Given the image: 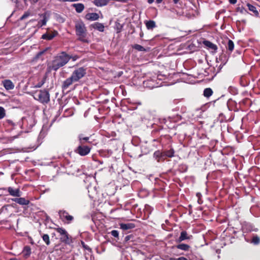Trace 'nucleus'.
<instances>
[{
  "label": "nucleus",
  "instance_id": "obj_1",
  "mask_svg": "<svg viewBox=\"0 0 260 260\" xmlns=\"http://www.w3.org/2000/svg\"><path fill=\"white\" fill-rule=\"evenodd\" d=\"M64 65H65V52L62 51L54 57L51 64H48L47 73L51 72L52 70L57 71Z\"/></svg>",
  "mask_w": 260,
  "mask_h": 260
},
{
  "label": "nucleus",
  "instance_id": "obj_2",
  "mask_svg": "<svg viewBox=\"0 0 260 260\" xmlns=\"http://www.w3.org/2000/svg\"><path fill=\"white\" fill-rule=\"evenodd\" d=\"M86 74L85 70L83 68H79L75 70L71 77L66 80V87L71 85L74 82H77Z\"/></svg>",
  "mask_w": 260,
  "mask_h": 260
},
{
  "label": "nucleus",
  "instance_id": "obj_3",
  "mask_svg": "<svg viewBox=\"0 0 260 260\" xmlns=\"http://www.w3.org/2000/svg\"><path fill=\"white\" fill-rule=\"evenodd\" d=\"M35 99L43 104H47L50 102V94L47 90H39L35 93Z\"/></svg>",
  "mask_w": 260,
  "mask_h": 260
},
{
  "label": "nucleus",
  "instance_id": "obj_4",
  "mask_svg": "<svg viewBox=\"0 0 260 260\" xmlns=\"http://www.w3.org/2000/svg\"><path fill=\"white\" fill-rule=\"evenodd\" d=\"M91 148V146L85 145L84 144H79L75 150V152L81 156H84L90 153Z\"/></svg>",
  "mask_w": 260,
  "mask_h": 260
},
{
  "label": "nucleus",
  "instance_id": "obj_5",
  "mask_svg": "<svg viewBox=\"0 0 260 260\" xmlns=\"http://www.w3.org/2000/svg\"><path fill=\"white\" fill-rule=\"evenodd\" d=\"M75 27L76 34L78 36H82V37L86 36V28L83 22H77L76 23Z\"/></svg>",
  "mask_w": 260,
  "mask_h": 260
},
{
  "label": "nucleus",
  "instance_id": "obj_6",
  "mask_svg": "<svg viewBox=\"0 0 260 260\" xmlns=\"http://www.w3.org/2000/svg\"><path fill=\"white\" fill-rule=\"evenodd\" d=\"M79 171V169L75 165H71V166L66 167V173L68 175H73V176H77V173Z\"/></svg>",
  "mask_w": 260,
  "mask_h": 260
},
{
  "label": "nucleus",
  "instance_id": "obj_7",
  "mask_svg": "<svg viewBox=\"0 0 260 260\" xmlns=\"http://www.w3.org/2000/svg\"><path fill=\"white\" fill-rule=\"evenodd\" d=\"M192 238V236L188 235L185 231H182L180 233V237L177 239L178 242H181L185 240H190Z\"/></svg>",
  "mask_w": 260,
  "mask_h": 260
},
{
  "label": "nucleus",
  "instance_id": "obj_8",
  "mask_svg": "<svg viewBox=\"0 0 260 260\" xmlns=\"http://www.w3.org/2000/svg\"><path fill=\"white\" fill-rule=\"evenodd\" d=\"M2 84L7 90H12L14 88V84L9 79L2 81Z\"/></svg>",
  "mask_w": 260,
  "mask_h": 260
},
{
  "label": "nucleus",
  "instance_id": "obj_9",
  "mask_svg": "<svg viewBox=\"0 0 260 260\" xmlns=\"http://www.w3.org/2000/svg\"><path fill=\"white\" fill-rule=\"evenodd\" d=\"M8 191L11 196L13 197H19L21 195V192L18 188L14 189L12 187H9Z\"/></svg>",
  "mask_w": 260,
  "mask_h": 260
},
{
  "label": "nucleus",
  "instance_id": "obj_10",
  "mask_svg": "<svg viewBox=\"0 0 260 260\" xmlns=\"http://www.w3.org/2000/svg\"><path fill=\"white\" fill-rule=\"evenodd\" d=\"M85 18L88 20L95 21L99 18V15L96 13H88L85 15Z\"/></svg>",
  "mask_w": 260,
  "mask_h": 260
},
{
  "label": "nucleus",
  "instance_id": "obj_11",
  "mask_svg": "<svg viewBox=\"0 0 260 260\" xmlns=\"http://www.w3.org/2000/svg\"><path fill=\"white\" fill-rule=\"evenodd\" d=\"M12 201L21 205H27L30 202L29 200H26L24 198H14L12 199Z\"/></svg>",
  "mask_w": 260,
  "mask_h": 260
},
{
  "label": "nucleus",
  "instance_id": "obj_12",
  "mask_svg": "<svg viewBox=\"0 0 260 260\" xmlns=\"http://www.w3.org/2000/svg\"><path fill=\"white\" fill-rule=\"evenodd\" d=\"M153 157L158 162L165 160V157H164V155H163V151L161 152L159 150L156 151L153 153Z\"/></svg>",
  "mask_w": 260,
  "mask_h": 260
},
{
  "label": "nucleus",
  "instance_id": "obj_13",
  "mask_svg": "<svg viewBox=\"0 0 260 260\" xmlns=\"http://www.w3.org/2000/svg\"><path fill=\"white\" fill-rule=\"evenodd\" d=\"M91 26L93 28L98 30L101 32H103L104 31L105 26L102 23L99 22H95L93 24H92Z\"/></svg>",
  "mask_w": 260,
  "mask_h": 260
},
{
  "label": "nucleus",
  "instance_id": "obj_14",
  "mask_svg": "<svg viewBox=\"0 0 260 260\" xmlns=\"http://www.w3.org/2000/svg\"><path fill=\"white\" fill-rule=\"evenodd\" d=\"M203 44L207 47H208L209 49H210L214 51H216V50L217 49V46L209 41H204Z\"/></svg>",
  "mask_w": 260,
  "mask_h": 260
},
{
  "label": "nucleus",
  "instance_id": "obj_15",
  "mask_svg": "<svg viewBox=\"0 0 260 260\" xmlns=\"http://www.w3.org/2000/svg\"><path fill=\"white\" fill-rule=\"evenodd\" d=\"M120 229L124 231H127L128 230L134 229L135 227V225L133 223H121L120 224Z\"/></svg>",
  "mask_w": 260,
  "mask_h": 260
},
{
  "label": "nucleus",
  "instance_id": "obj_16",
  "mask_svg": "<svg viewBox=\"0 0 260 260\" xmlns=\"http://www.w3.org/2000/svg\"><path fill=\"white\" fill-rule=\"evenodd\" d=\"M110 0H93V4L97 7H103L107 5Z\"/></svg>",
  "mask_w": 260,
  "mask_h": 260
},
{
  "label": "nucleus",
  "instance_id": "obj_17",
  "mask_svg": "<svg viewBox=\"0 0 260 260\" xmlns=\"http://www.w3.org/2000/svg\"><path fill=\"white\" fill-rule=\"evenodd\" d=\"M163 155L165 159L166 157H173L174 155V150L173 149H171L169 150H165L163 151Z\"/></svg>",
  "mask_w": 260,
  "mask_h": 260
},
{
  "label": "nucleus",
  "instance_id": "obj_18",
  "mask_svg": "<svg viewBox=\"0 0 260 260\" xmlns=\"http://www.w3.org/2000/svg\"><path fill=\"white\" fill-rule=\"evenodd\" d=\"M72 6L75 8L76 12L78 13L82 12L84 9V5L81 3L73 4Z\"/></svg>",
  "mask_w": 260,
  "mask_h": 260
},
{
  "label": "nucleus",
  "instance_id": "obj_19",
  "mask_svg": "<svg viewBox=\"0 0 260 260\" xmlns=\"http://www.w3.org/2000/svg\"><path fill=\"white\" fill-rule=\"evenodd\" d=\"M145 25L148 29H152L156 26L155 22L153 20H149L145 22Z\"/></svg>",
  "mask_w": 260,
  "mask_h": 260
},
{
  "label": "nucleus",
  "instance_id": "obj_20",
  "mask_svg": "<svg viewBox=\"0 0 260 260\" xmlns=\"http://www.w3.org/2000/svg\"><path fill=\"white\" fill-rule=\"evenodd\" d=\"M176 247L177 249L187 251L189 250L190 246L186 244H180L176 245Z\"/></svg>",
  "mask_w": 260,
  "mask_h": 260
},
{
  "label": "nucleus",
  "instance_id": "obj_21",
  "mask_svg": "<svg viewBox=\"0 0 260 260\" xmlns=\"http://www.w3.org/2000/svg\"><path fill=\"white\" fill-rule=\"evenodd\" d=\"M228 43L226 46V49L230 51V52H232L234 48V42L229 39L227 40Z\"/></svg>",
  "mask_w": 260,
  "mask_h": 260
},
{
  "label": "nucleus",
  "instance_id": "obj_22",
  "mask_svg": "<svg viewBox=\"0 0 260 260\" xmlns=\"http://www.w3.org/2000/svg\"><path fill=\"white\" fill-rule=\"evenodd\" d=\"M247 6L248 8V10L254 13V15L256 16H258V15H259V13L257 11L255 7H254V6L250 4H247Z\"/></svg>",
  "mask_w": 260,
  "mask_h": 260
},
{
  "label": "nucleus",
  "instance_id": "obj_23",
  "mask_svg": "<svg viewBox=\"0 0 260 260\" xmlns=\"http://www.w3.org/2000/svg\"><path fill=\"white\" fill-rule=\"evenodd\" d=\"M54 37H55L54 34L49 33V32H46L42 35V39H45V40H51Z\"/></svg>",
  "mask_w": 260,
  "mask_h": 260
},
{
  "label": "nucleus",
  "instance_id": "obj_24",
  "mask_svg": "<svg viewBox=\"0 0 260 260\" xmlns=\"http://www.w3.org/2000/svg\"><path fill=\"white\" fill-rule=\"evenodd\" d=\"M66 63H67L70 60L75 61L78 58L77 55H72L66 54Z\"/></svg>",
  "mask_w": 260,
  "mask_h": 260
},
{
  "label": "nucleus",
  "instance_id": "obj_25",
  "mask_svg": "<svg viewBox=\"0 0 260 260\" xmlns=\"http://www.w3.org/2000/svg\"><path fill=\"white\" fill-rule=\"evenodd\" d=\"M213 94V91L210 88H206L204 90L203 95L206 98H209Z\"/></svg>",
  "mask_w": 260,
  "mask_h": 260
},
{
  "label": "nucleus",
  "instance_id": "obj_26",
  "mask_svg": "<svg viewBox=\"0 0 260 260\" xmlns=\"http://www.w3.org/2000/svg\"><path fill=\"white\" fill-rule=\"evenodd\" d=\"M47 50V49L44 50H42L41 51H40L35 56V57L33 58L32 59V61H37L40 58V57L44 54V53L46 52V51Z\"/></svg>",
  "mask_w": 260,
  "mask_h": 260
},
{
  "label": "nucleus",
  "instance_id": "obj_27",
  "mask_svg": "<svg viewBox=\"0 0 260 260\" xmlns=\"http://www.w3.org/2000/svg\"><path fill=\"white\" fill-rule=\"evenodd\" d=\"M79 144H84V141L87 142L89 140V138L88 137H83L82 135H80L78 136Z\"/></svg>",
  "mask_w": 260,
  "mask_h": 260
},
{
  "label": "nucleus",
  "instance_id": "obj_28",
  "mask_svg": "<svg viewBox=\"0 0 260 260\" xmlns=\"http://www.w3.org/2000/svg\"><path fill=\"white\" fill-rule=\"evenodd\" d=\"M133 48L139 51H146V50L141 45L139 44H135L133 46Z\"/></svg>",
  "mask_w": 260,
  "mask_h": 260
},
{
  "label": "nucleus",
  "instance_id": "obj_29",
  "mask_svg": "<svg viewBox=\"0 0 260 260\" xmlns=\"http://www.w3.org/2000/svg\"><path fill=\"white\" fill-rule=\"evenodd\" d=\"M23 252H24V255L26 256H28L30 255L31 253V249L29 246H26L24 247Z\"/></svg>",
  "mask_w": 260,
  "mask_h": 260
},
{
  "label": "nucleus",
  "instance_id": "obj_30",
  "mask_svg": "<svg viewBox=\"0 0 260 260\" xmlns=\"http://www.w3.org/2000/svg\"><path fill=\"white\" fill-rule=\"evenodd\" d=\"M47 21V19L46 17V13H45L43 14V19L38 22V25H39L40 26L45 25L46 24Z\"/></svg>",
  "mask_w": 260,
  "mask_h": 260
},
{
  "label": "nucleus",
  "instance_id": "obj_31",
  "mask_svg": "<svg viewBox=\"0 0 260 260\" xmlns=\"http://www.w3.org/2000/svg\"><path fill=\"white\" fill-rule=\"evenodd\" d=\"M42 237L45 243L49 245L50 243L49 236L47 234H44Z\"/></svg>",
  "mask_w": 260,
  "mask_h": 260
},
{
  "label": "nucleus",
  "instance_id": "obj_32",
  "mask_svg": "<svg viewBox=\"0 0 260 260\" xmlns=\"http://www.w3.org/2000/svg\"><path fill=\"white\" fill-rule=\"evenodd\" d=\"M46 79V76H44L39 83L35 85L36 87L40 88L45 83Z\"/></svg>",
  "mask_w": 260,
  "mask_h": 260
},
{
  "label": "nucleus",
  "instance_id": "obj_33",
  "mask_svg": "<svg viewBox=\"0 0 260 260\" xmlns=\"http://www.w3.org/2000/svg\"><path fill=\"white\" fill-rule=\"evenodd\" d=\"M260 242V239L259 238L256 236L253 237L252 240V243H253L255 245H257Z\"/></svg>",
  "mask_w": 260,
  "mask_h": 260
},
{
  "label": "nucleus",
  "instance_id": "obj_34",
  "mask_svg": "<svg viewBox=\"0 0 260 260\" xmlns=\"http://www.w3.org/2000/svg\"><path fill=\"white\" fill-rule=\"evenodd\" d=\"M6 116V111L5 109L0 106V119L3 118Z\"/></svg>",
  "mask_w": 260,
  "mask_h": 260
},
{
  "label": "nucleus",
  "instance_id": "obj_35",
  "mask_svg": "<svg viewBox=\"0 0 260 260\" xmlns=\"http://www.w3.org/2000/svg\"><path fill=\"white\" fill-rule=\"evenodd\" d=\"M30 15V12L29 11L25 12L23 15L20 18V20H23L25 18H27Z\"/></svg>",
  "mask_w": 260,
  "mask_h": 260
},
{
  "label": "nucleus",
  "instance_id": "obj_36",
  "mask_svg": "<svg viewBox=\"0 0 260 260\" xmlns=\"http://www.w3.org/2000/svg\"><path fill=\"white\" fill-rule=\"evenodd\" d=\"M115 27L117 30V32H120L123 27V25L121 24L120 23L117 22L116 23Z\"/></svg>",
  "mask_w": 260,
  "mask_h": 260
},
{
  "label": "nucleus",
  "instance_id": "obj_37",
  "mask_svg": "<svg viewBox=\"0 0 260 260\" xmlns=\"http://www.w3.org/2000/svg\"><path fill=\"white\" fill-rule=\"evenodd\" d=\"M56 231L59 233L61 235H65V230L61 228H57L55 229Z\"/></svg>",
  "mask_w": 260,
  "mask_h": 260
},
{
  "label": "nucleus",
  "instance_id": "obj_38",
  "mask_svg": "<svg viewBox=\"0 0 260 260\" xmlns=\"http://www.w3.org/2000/svg\"><path fill=\"white\" fill-rule=\"evenodd\" d=\"M22 121L24 123L25 121L26 122H34V118L32 117H28L27 118H22Z\"/></svg>",
  "mask_w": 260,
  "mask_h": 260
},
{
  "label": "nucleus",
  "instance_id": "obj_39",
  "mask_svg": "<svg viewBox=\"0 0 260 260\" xmlns=\"http://www.w3.org/2000/svg\"><path fill=\"white\" fill-rule=\"evenodd\" d=\"M74 219V217L70 215H66V220L68 221L67 223H69Z\"/></svg>",
  "mask_w": 260,
  "mask_h": 260
},
{
  "label": "nucleus",
  "instance_id": "obj_40",
  "mask_svg": "<svg viewBox=\"0 0 260 260\" xmlns=\"http://www.w3.org/2000/svg\"><path fill=\"white\" fill-rule=\"evenodd\" d=\"M111 235L115 237V238H118V236H119V232H118V231L117 230H113L111 232Z\"/></svg>",
  "mask_w": 260,
  "mask_h": 260
},
{
  "label": "nucleus",
  "instance_id": "obj_41",
  "mask_svg": "<svg viewBox=\"0 0 260 260\" xmlns=\"http://www.w3.org/2000/svg\"><path fill=\"white\" fill-rule=\"evenodd\" d=\"M60 218L61 219L62 221H64L65 219V216L64 215V212L62 211H59L58 212Z\"/></svg>",
  "mask_w": 260,
  "mask_h": 260
},
{
  "label": "nucleus",
  "instance_id": "obj_42",
  "mask_svg": "<svg viewBox=\"0 0 260 260\" xmlns=\"http://www.w3.org/2000/svg\"><path fill=\"white\" fill-rule=\"evenodd\" d=\"M5 124H7L9 125H11L12 126H15V124L13 122V121L10 119L6 120L5 121Z\"/></svg>",
  "mask_w": 260,
  "mask_h": 260
},
{
  "label": "nucleus",
  "instance_id": "obj_43",
  "mask_svg": "<svg viewBox=\"0 0 260 260\" xmlns=\"http://www.w3.org/2000/svg\"><path fill=\"white\" fill-rule=\"evenodd\" d=\"M79 36V40L85 43H88V40L85 38L86 36H84V37H82V36Z\"/></svg>",
  "mask_w": 260,
  "mask_h": 260
},
{
  "label": "nucleus",
  "instance_id": "obj_44",
  "mask_svg": "<svg viewBox=\"0 0 260 260\" xmlns=\"http://www.w3.org/2000/svg\"><path fill=\"white\" fill-rule=\"evenodd\" d=\"M133 236L132 235H127L125 237V239H124V241L127 242H128L129 240H130V239L133 238Z\"/></svg>",
  "mask_w": 260,
  "mask_h": 260
},
{
  "label": "nucleus",
  "instance_id": "obj_45",
  "mask_svg": "<svg viewBox=\"0 0 260 260\" xmlns=\"http://www.w3.org/2000/svg\"><path fill=\"white\" fill-rule=\"evenodd\" d=\"M66 244H69L71 242L72 240L69 239V235L67 233H66Z\"/></svg>",
  "mask_w": 260,
  "mask_h": 260
},
{
  "label": "nucleus",
  "instance_id": "obj_46",
  "mask_svg": "<svg viewBox=\"0 0 260 260\" xmlns=\"http://www.w3.org/2000/svg\"><path fill=\"white\" fill-rule=\"evenodd\" d=\"M238 10H239V11H240V12L241 13H244V12H245H245L246 11V10L245 9V8H243V7H241V8L239 7V8H238Z\"/></svg>",
  "mask_w": 260,
  "mask_h": 260
},
{
  "label": "nucleus",
  "instance_id": "obj_47",
  "mask_svg": "<svg viewBox=\"0 0 260 260\" xmlns=\"http://www.w3.org/2000/svg\"><path fill=\"white\" fill-rule=\"evenodd\" d=\"M229 2L231 4H235L237 3V0H229Z\"/></svg>",
  "mask_w": 260,
  "mask_h": 260
},
{
  "label": "nucleus",
  "instance_id": "obj_48",
  "mask_svg": "<svg viewBox=\"0 0 260 260\" xmlns=\"http://www.w3.org/2000/svg\"><path fill=\"white\" fill-rule=\"evenodd\" d=\"M175 260H188L187 259H186L185 257H180L177 259H176Z\"/></svg>",
  "mask_w": 260,
  "mask_h": 260
},
{
  "label": "nucleus",
  "instance_id": "obj_49",
  "mask_svg": "<svg viewBox=\"0 0 260 260\" xmlns=\"http://www.w3.org/2000/svg\"><path fill=\"white\" fill-rule=\"evenodd\" d=\"M31 4H36L37 3L39 0H29Z\"/></svg>",
  "mask_w": 260,
  "mask_h": 260
},
{
  "label": "nucleus",
  "instance_id": "obj_50",
  "mask_svg": "<svg viewBox=\"0 0 260 260\" xmlns=\"http://www.w3.org/2000/svg\"><path fill=\"white\" fill-rule=\"evenodd\" d=\"M10 1H12V2H13L14 3H15L16 4H17L18 3V0H10Z\"/></svg>",
  "mask_w": 260,
  "mask_h": 260
},
{
  "label": "nucleus",
  "instance_id": "obj_51",
  "mask_svg": "<svg viewBox=\"0 0 260 260\" xmlns=\"http://www.w3.org/2000/svg\"><path fill=\"white\" fill-rule=\"evenodd\" d=\"M173 2L175 4H178V3L179 2V0H173Z\"/></svg>",
  "mask_w": 260,
  "mask_h": 260
},
{
  "label": "nucleus",
  "instance_id": "obj_52",
  "mask_svg": "<svg viewBox=\"0 0 260 260\" xmlns=\"http://www.w3.org/2000/svg\"><path fill=\"white\" fill-rule=\"evenodd\" d=\"M162 0H156V3L157 4H160L162 2Z\"/></svg>",
  "mask_w": 260,
  "mask_h": 260
},
{
  "label": "nucleus",
  "instance_id": "obj_53",
  "mask_svg": "<svg viewBox=\"0 0 260 260\" xmlns=\"http://www.w3.org/2000/svg\"><path fill=\"white\" fill-rule=\"evenodd\" d=\"M154 0H148V2L149 4H152Z\"/></svg>",
  "mask_w": 260,
  "mask_h": 260
},
{
  "label": "nucleus",
  "instance_id": "obj_54",
  "mask_svg": "<svg viewBox=\"0 0 260 260\" xmlns=\"http://www.w3.org/2000/svg\"><path fill=\"white\" fill-rule=\"evenodd\" d=\"M197 196L199 198V199L200 197L201 196V194L200 193H197Z\"/></svg>",
  "mask_w": 260,
  "mask_h": 260
},
{
  "label": "nucleus",
  "instance_id": "obj_55",
  "mask_svg": "<svg viewBox=\"0 0 260 260\" xmlns=\"http://www.w3.org/2000/svg\"><path fill=\"white\" fill-rule=\"evenodd\" d=\"M62 88H65V81H63L62 84Z\"/></svg>",
  "mask_w": 260,
  "mask_h": 260
},
{
  "label": "nucleus",
  "instance_id": "obj_56",
  "mask_svg": "<svg viewBox=\"0 0 260 260\" xmlns=\"http://www.w3.org/2000/svg\"><path fill=\"white\" fill-rule=\"evenodd\" d=\"M10 260H19L16 258H10Z\"/></svg>",
  "mask_w": 260,
  "mask_h": 260
},
{
  "label": "nucleus",
  "instance_id": "obj_57",
  "mask_svg": "<svg viewBox=\"0 0 260 260\" xmlns=\"http://www.w3.org/2000/svg\"><path fill=\"white\" fill-rule=\"evenodd\" d=\"M137 104H138V105H142V103H141V102H137Z\"/></svg>",
  "mask_w": 260,
  "mask_h": 260
},
{
  "label": "nucleus",
  "instance_id": "obj_58",
  "mask_svg": "<svg viewBox=\"0 0 260 260\" xmlns=\"http://www.w3.org/2000/svg\"><path fill=\"white\" fill-rule=\"evenodd\" d=\"M82 245H83V246H84L86 249H87L86 246H85V245H84V242H82Z\"/></svg>",
  "mask_w": 260,
  "mask_h": 260
},
{
  "label": "nucleus",
  "instance_id": "obj_59",
  "mask_svg": "<svg viewBox=\"0 0 260 260\" xmlns=\"http://www.w3.org/2000/svg\"><path fill=\"white\" fill-rule=\"evenodd\" d=\"M82 245H83V246H84L86 249H87L86 246H85V245H84V242H82Z\"/></svg>",
  "mask_w": 260,
  "mask_h": 260
},
{
  "label": "nucleus",
  "instance_id": "obj_60",
  "mask_svg": "<svg viewBox=\"0 0 260 260\" xmlns=\"http://www.w3.org/2000/svg\"><path fill=\"white\" fill-rule=\"evenodd\" d=\"M82 245H83V246H84L86 249H87L86 246H85V245H84V242H82Z\"/></svg>",
  "mask_w": 260,
  "mask_h": 260
},
{
  "label": "nucleus",
  "instance_id": "obj_61",
  "mask_svg": "<svg viewBox=\"0 0 260 260\" xmlns=\"http://www.w3.org/2000/svg\"><path fill=\"white\" fill-rule=\"evenodd\" d=\"M82 245H83V246H84L86 249H87L86 246H85V245H84V242H82Z\"/></svg>",
  "mask_w": 260,
  "mask_h": 260
},
{
  "label": "nucleus",
  "instance_id": "obj_62",
  "mask_svg": "<svg viewBox=\"0 0 260 260\" xmlns=\"http://www.w3.org/2000/svg\"><path fill=\"white\" fill-rule=\"evenodd\" d=\"M73 114V112H72V113H71V114H70V115H72Z\"/></svg>",
  "mask_w": 260,
  "mask_h": 260
},
{
  "label": "nucleus",
  "instance_id": "obj_63",
  "mask_svg": "<svg viewBox=\"0 0 260 260\" xmlns=\"http://www.w3.org/2000/svg\"><path fill=\"white\" fill-rule=\"evenodd\" d=\"M198 202H199V200H198ZM199 204H201V203H200V202H199Z\"/></svg>",
  "mask_w": 260,
  "mask_h": 260
},
{
  "label": "nucleus",
  "instance_id": "obj_64",
  "mask_svg": "<svg viewBox=\"0 0 260 260\" xmlns=\"http://www.w3.org/2000/svg\"><path fill=\"white\" fill-rule=\"evenodd\" d=\"M198 202H199V200H198ZM199 204H201V203H200V202H199Z\"/></svg>",
  "mask_w": 260,
  "mask_h": 260
}]
</instances>
